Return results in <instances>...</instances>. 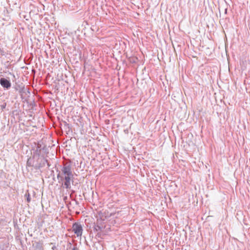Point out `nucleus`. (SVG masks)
<instances>
[{"mask_svg": "<svg viewBox=\"0 0 250 250\" xmlns=\"http://www.w3.org/2000/svg\"><path fill=\"white\" fill-rule=\"evenodd\" d=\"M105 222L104 220L100 218L97 219L93 228L94 232L97 233L98 236H100L102 234H104V230L105 228Z\"/></svg>", "mask_w": 250, "mask_h": 250, "instance_id": "nucleus-2", "label": "nucleus"}, {"mask_svg": "<svg viewBox=\"0 0 250 250\" xmlns=\"http://www.w3.org/2000/svg\"><path fill=\"white\" fill-rule=\"evenodd\" d=\"M0 84L3 88H6L7 89H9L11 86V83L10 81L3 78H2L0 79Z\"/></svg>", "mask_w": 250, "mask_h": 250, "instance_id": "nucleus-4", "label": "nucleus"}, {"mask_svg": "<svg viewBox=\"0 0 250 250\" xmlns=\"http://www.w3.org/2000/svg\"><path fill=\"white\" fill-rule=\"evenodd\" d=\"M56 249V247L55 246H53L52 248V249L53 250H55V249Z\"/></svg>", "mask_w": 250, "mask_h": 250, "instance_id": "nucleus-9", "label": "nucleus"}, {"mask_svg": "<svg viewBox=\"0 0 250 250\" xmlns=\"http://www.w3.org/2000/svg\"><path fill=\"white\" fill-rule=\"evenodd\" d=\"M72 230L76 235L81 236L83 233V227L79 223H75L72 226Z\"/></svg>", "mask_w": 250, "mask_h": 250, "instance_id": "nucleus-3", "label": "nucleus"}, {"mask_svg": "<svg viewBox=\"0 0 250 250\" xmlns=\"http://www.w3.org/2000/svg\"><path fill=\"white\" fill-rule=\"evenodd\" d=\"M33 246L35 247L36 250H43L42 245L40 242H36Z\"/></svg>", "mask_w": 250, "mask_h": 250, "instance_id": "nucleus-5", "label": "nucleus"}, {"mask_svg": "<svg viewBox=\"0 0 250 250\" xmlns=\"http://www.w3.org/2000/svg\"><path fill=\"white\" fill-rule=\"evenodd\" d=\"M30 195L28 193V195H27V202H30Z\"/></svg>", "mask_w": 250, "mask_h": 250, "instance_id": "nucleus-7", "label": "nucleus"}, {"mask_svg": "<svg viewBox=\"0 0 250 250\" xmlns=\"http://www.w3.org/2000/svg\"><path fill=\"white\" fill-rule=\"evenodd\" d=\"M47 164L48 167H50L49 163L48 162V161L46 159H43L42 161V165L40 166V167H42L45 166V164Z\"/></svg>", "mask_w": 250, "mask_h": 250, "instance_id": "nucleus-6", "label": "nucleus"}, {"mask_svg": "<svg viewBox=\"0 0 250 250\" xmlns=\"http://www.w3.org/2000/svg\"><path fill=\"white\" fill-rule=\"evenodd\" d=\"M1 55H4V54L3 53V52H2V53H1Z\"/></svg>", "mask_w": 250, "mask_h": 250, "instance_id": "nucleus-11", "label": "nucleus"}, {"mask_svg": "<svg viewBox=\"0 0 250 250\" xmlns=\"http://www.w3.org/2000/svg\"><path fill=\"white\" fill-rule=\"evenodd\" d=\"M57 172H58V173L57 177L59 180V183H62L65 188H70L71 182H73V174L70 162L64 163L61 170L57 171Z\"/></svg>", "mask_w": 250, "mask_h": 250, "instance_id": "nucleus-1", "label": "nucleus"}, {"mask_svg": "<svg viewBox=\"0 0 250 250\" xmlns=\"http://www.w3.org/2000/svg\"><path fill=\"white\" fill-rule=\"evenodd\" d=\"M225 14H227V8H226L225 10Z\"/></svg>", "mask_w": 250, "mask_h": 250, "instance_id": "nucleus-10", "label": "nucleus"}, {"mask_svg": "<svg viewBox=\"0 0 250 250\" xmlns=\"http://www.w3.org/2000/svg\"><path fill=\"white\" fill-rule=\"evenodd\" d=\"M77 250V247H74L72 249V250Z\"/></svg>", "mask_w": 250, "mask_h": 250, "instance_id": "nucleus-8", "label": "nucleus"}]
</instances>
